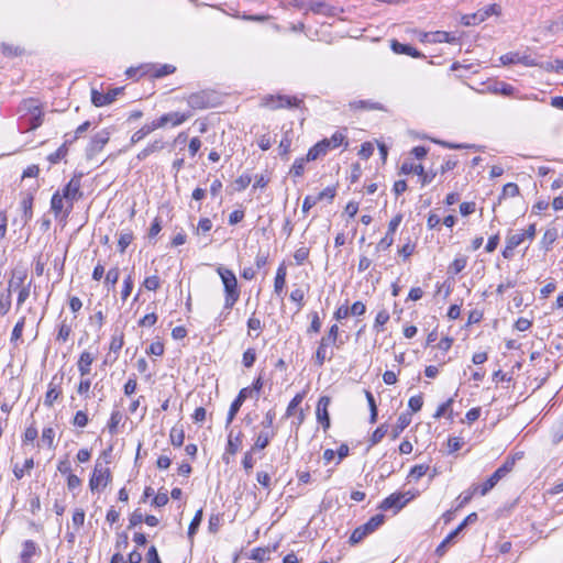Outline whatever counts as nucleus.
<instances>
[{
	"mask_svg": "<svg viewBox=\"0 0 563 563\" xmlns=\"http://www.w3.org/2000/svg\"><path fill=\"white\" fill-rule=\"evenodd\" d=\"M19 112L18 128L21 132H29L42 125L44 113L36 100H24L19 107Z\"/></svg>",
	"mask_w": 563,
	"mask_h": 563,
	"instance_id": "nucleus-1",
	"label": "nucleus"
},
{
	"mask_svg": "<svg viewBox=\"0 0 563 563\" xmlns=\"http://www.w3.org/2000/svg\"><path fill=\"white\" fill-rule=\"evenodd\" d=\"M217 273L221 278L224 290L223 309L230 311L233 308V306L239 301L241 294L236 276L232 269L227 268L222 265H219L217 267ZM229 312H227V314Z\"/></svg>",
	"mask_w": 563,
	"mask_h": 563,
	"instance_id": "nucleus-2",
	"label": "nucleus"
},
{
	"mask_svg": "<svg viewBox=\"0 0 563 563\" xmlns=\"http://www.w3.org/2000/svg\"><path fill=\"white\" fill-rule=\"evenodd\" d=\"M81 178H82V173L75 174L71 177V179L64 186V188L62 190H59L60 195L63 196V198H65V202H66V209L63 214L64 219H67L68 216L70 214V212L74 208V202L79 200L82 197Z\"/></svg>",
	"mask_w": 563,
	"mask_h": 563,
	"instance_id": "nucleus-3",
	"label": "nucleus"
},
{
	"mask_svg": "<svg viewBox=\"0 0 563 563\" xmlns=\"http://www.w3.org/2000/svg\"><path fill=\"white\" fill-rule=\"evenodd\" d=\"M385 521V516L383 514H377L373 516L368 521L360 527L355 528L350 536L349 542L354 545L364 540L367 536L372 534L376 531Z\"/></svg>",
	"mask_w": 563,
	"mask_h": 563,
	"instance_id": "nucleus-4",
	"label": "nucleus"
},
{
	"mask_svg": "<svg viewBox=\"0 0 563 563\" xmlns=\"http://www.w3.org/2000/svg\"><path fill=\"white\" fill-rule=\"evenodd\" d=\"M501 13V8L497 3H493L486 5L474 13L464 14L461 18V23L465 26L477 25L485 20H487L490 15H499Z\"/></svg>",
	"mask_w": 563,
	"mask_h": 563,
	"instance_id": "nucleus-5",
	"label": "nucleus"
},
{
	"mask_svg": "<svg viewBox=\"0 0 563 563\" xmlns=\"http://www.w3.org/2000/svg\"><path fill=\"white\" fill-rule=\"evenodd\" d=\"M110 136L111 131L109 129H102L93 134L85 150L86 158L92 159L98 153H100L109 142Z\"/></svg>",
	"mask_w": 563,
	"mask_h": 563,
	"instance_id": "nucleus-6",
	"label": "nucleus"
},
{
	"mask_svg": "<svg viewBox=\"0 0 563 563\" xmlns=\"http://www.w3.org/2000/svg\"><path fill=\"white\" fill-rule=\"evenodd\" d=\"M301 100L297 97L267 95L262 99V106L271 110L299 107Z\"/></svg>",
	"mask_w": 563,
	"mask_h": 563,
	"instance_id": "nucleus-7",
	"label": "nucleus"
},
{
	"mask_svg": "<svg viewBox=\"0 0 563 563\" xmlns=\"http://www.w3.org/2000/svg\"><path fill=\"white\" fill-rule=\"evenodd\" d=\"M413 495L410 492L407 493H394L383 499L379 505V509L384 511L394 510L397 514L402 509L411 499Z\"/></svg>",
	"mask_w": 563,
	"mask_h": 563,
	"instance_id": "nucleus-8",
	"label": "nucleus"
},
{
	"mask_svg": "<svg viewBox=\"0 0 563 563\" xmlns=\"http://www.w3.org/2000/svg\"><path fill=\"white\" fill-rule=\"evenodd\" d=\"M296 5L306 13L311 11L316 14H323L325 16L334 15L335 11L334 7L325 3L324 1L301 0L300 3H297Z\"/></svg>",
	"mask_w": 563,
	"mask_h": 563,
	"instance_id": "nucleus-9",
	"label": "nucleus"
},
{
	"mask_svg": "<svg viewBox=\"0 0 563 563\" xmlns=\"http://www.w3.org/2000/svg\"><path fill=\"white\" fill-rule=\"evenodd\" d=\"M402 221V214H396L388 223V229L385 236L377 243L376 252H384L388 250L394 243V234Z\"/></svg>",
	"mask_w": 563,
	"mask_h": 563,
	"instance_id": "nucleus-10",
	"label": "nucleus"
},
{
	"mask_svg": "<svg viewBox=\"0 0 563 563\" xmlns=\"http://www.w3.org/2000/svg\"><path fill=\"white\" fill-rule=\"evenodd\" d=\"M111 481L110 470L96 465L89 481L91 492L99 490L100 487L104 488Z\"/></svg>",
	"mask_w": 563,
	"mask_h": 563,
	"instance_id": "nucleus-11",
	"label": "nucleus"
},
{
	"mask_svg": "<svg viewBox=\"0 0 563 563\" xmlns=\"http://www.w3.org/2000/svg\"><path fill=\"white\" fill-rule=\"evenodd\" d=\"M331 404V398L329 396H321L317 404L316 417L317 421L322 426L324 432L331 426L330 415H329V406Z\"/></svg>",
	"mask_w": 563,
	"mask_h": 563,
	"instance_id": "nucleus-12",
	"label": "nucleus"
},
{
	"mask_svg": "<svg viewBox=\"0 0 563 563\" xmlns=\"http://www.w3.org/2000/svg\"><path fill=\"white\" fill-rule=\"evenodd\" d=\"M186 100L194 110H203L213 106L211 93L205 90L190 93Z\"/></svg>",
	"mask_w": 563,
	"mask_h": 563,
	"instance_id": "nucleus-13",
	"label": "nucleus"
},
{
	"mask_svg": "<svg viewBox=\"0 0 563 563\" xmlns=\"http://www.w3.org/2000/svg\"><path fill=\"white\" fill-rule=\"evenodd\" d=\"M252 397V389L251 388H242L235 399L231 402L227 420H225V428L228 429L229 426L234 420L236 413L239 412L240 408L242 407L243 402Z\"/></svg>",
	"mask_w": 563,
	"mask_h": 563,
	"instance_id": "nucleus-14",
	"label": "nucleus"
},
{
	"mask_svg": "<svg viewBox=\"0 0 563 563\" xmlns=\"http://www.w3.org/2000/svg\"><path fill=\"white\" fill-rule=\"evenodd\" d=\"M500 63L503 65L521 64L527 67L537 66L538 63L528 54H521L519 52H509L500 56Z\"/></svg>",
	"mask_w": 563,
	"mask_h": 563,
	"instance_id": "nucleus-15",
	"label": "nucleus"
},
{
	"mask_svg": "<svg viewBox=\"0 0 563 563\" xmlns=\"http://www.w3.org/2000/svg\"><path fill=\"white\" fill-rule=\"evenodd\" d=\"M123 91V88H113L107 93H101L97 89H91V102L95 107H104L112 103Z\"/></svg>",
	"mask_w": 563,
	"mask_h": 563,
	"instance_id": "nucleus-16",
	"label": "nucleus"
},
{
	"mask_svg": "<svg viewBox=\"0 0 563 563\" xmlns=\"http://www.w3.org/2000/svg\"><path fill=\"white\" fill-rule=\"evenodd\" d=\"M38 185L35 183L31 186L27 191L24 194L21 200V208L23 210V222L26 224L33 217V200L34 194L36 192Z\"/></svg>",
	"mask_w": 563,
	"mask_h": 563,
	"instance_id": "nucleus-17",
	"label": "nucleus"
},
{
	"mask_svg": "<svg viewBox=\"0 0 563 563\" xmlns=\"http://www.w3.org/2000/svg\"><path fill=\"white\" fill-rule=\"evenodd\" d=\"M191 117L190 112H169L163 114L158 119L154 120L157 129L165 126L167 123H172L174 126L183 124Z\"/></svg>",
	"mask_w": 563,
	"mask_h": 563,
	"instance_id": "nucleus-18",
	"label": "nucleus"
},
{
	"mask_svg": "<svg viewBox=\"0 0 563 563\" xmlns=\"http://www.w3.org/2000/svg\"><path fill=\"white\" fill-rule=\"evenodd\" d=\"M242 440L243 433L241 431L236 433H234L232 429L229 431L225 453L223 455V461L225 463H229V459L227 457V455H235L239 452L240 446L242 444Z\"/></svg>",
	"mask_w": 563,
	"mask_h": 563,
	"instance_id": "nucleus-19",
	"label": "nucleus"
},
{
	"mask_svg": "<svg viewBox=\"0 0 563 563\" xmlns=\"http://www.w3.org/2000/svg\"><path fill=\"white\" fill-rule=\"evenodd\" d=\"M390 48L395 54H398V55H408L413 58L424 57V55L421 52H419L417 48H415L413 46H411L409 44H402V43L398 42L397 40H393L390 42Z\"/></svg>",
	"mask_w": 563,
	"mask_h": 563,
	"instance_id": "nucleus-20",
	"label": "nucleus"
},
{
	"mask_svg": "<svg viewBox=\"0 0 563 563\" xmlns=\"http://www.w3.org/2000/svg\"><path fill=\"white\" fill-rule=\"evenodd\" d=\"M276 435V431L275 430H266V429H263L261 432H258L256 435H255V439H254V444L252 446V451H257V450H264L266 449L271 441L274 439V437Z\"/></svg>",
	"mask_w": 563,
	"mask_h": 563,
	"instance_id": "nucleus-21",
	"label": "nucleus"
},
{
	"mask_svg": "<svg viewBox=\"0 0 563 563\" xmlns=\"http://www.w3.org/2000/svg\"><path fill=\"white\" fill-rule=\"evenodd\" d=\"M424 37L428 42L432 43H450V44H457L459 37L455 35L445 32V31H437L432 33H426Z\"/></svg>",
	"mask_w": 563,
	"mask_h": 563,
	"instance_id": "nucleus-22",
	"label": "nucleus"
},
{
	"mask_svg": "<svg viewBox=\"0 0 563 563\" xmlns=\"http://www.w3.org/2000/svg\"><path fill=\"white\" fill-rule=\"evenodd\" d=\"M66 209L65 198L60 195V191L57 190L53 194L51 198V210L54 213L56 219L65 220L63 214Z\"/></svg>",
	"mask_w": 563,
	"mask_h": 563,
	"instance_id": "nucleus-23",
	"label": "nucleus"
},
{
	"mask_svg": "<svg viewBox=\"0 0 563 563\" xmlns=\"http://www.w3.org/2000/svg\"><path fill=\"white\" fill-rule=\"evenodd\" d=\"M38 552V547L33 540H25L20 554L21 563H31L32 558Z\"/></svg>",
	"mask_w": 563,
	"mask_h": 563,
	"instance_id": "nucleus-24",
	"label": "nucleus"
},
{
	"mask_svg": "<svg viewBox=\"0 0 563 563\" xmlns=\"http://www.w3.org/2000/svg\"><path fill=\"white\" fill-rule=\"evenodd\" d=\"M95 357L90 352L84 351L80 354L79 360L77 362V367L81 377H85L90 373V367Z\"/></svg>",
	"mask_w": 563,
	"mask_h": 563,
	"instance_id": "nucleus-25",
	"label": "nucleus"
},
{
	"mask_svg": "<svg viewBox=\"0 0 563 563\" xmlns=\"http://www.w3.org/2000/svg\"><path fill=\"white\" fill-rule=\"evenodd\" d=\"M411 413L402 412L399 415L396 424L393 427L390 435L393 439H397L400 433L410 424Z\"/></svg>",
	"mask_w": 563,
	"mask_h": 563,
	"instance_id": "nucleus-26",
	"label": "nucleus"
},
{
	"mask_svg": "<svg viewBox=\"0 0 563 563\" xmlns=\"http://www.w3.org/2000/svg\"><path fill=\"white\" fill-rule=\"evenodd\" d=\"M329 144L325 142V140H321L317 144H314L312 147L309 148L307 153V159L308 161H316L321 156H324L329 151Z\"/></svg>",
	"mask_w": 563,
	"mask_h": 563,
	"instance_id": "nucleus-27",
	"label": "nucleus"
},
{
	"mask_svg": "<svg viewBox=\"0 0 563 563\" xmlns=\"http://www.w3.org/2000/svg\"><path fill=\"white\" fill-rule=\"evenodd\" d=\"M165 143L163 140H155L143 148L136 156L139 161H144L147 156L153 153L159 152L164 148Z\"/></svg>",
	"mask_w": 563,
	"mask_h": 563,
	"instance_id": "nucleus-28",
	"label": "nucleus"
},
{
	"mask_svg": "<svg viewBox=\"0 0 563 563\" xmlns=\"http://www.w3.org/2000/svg\"><path fill=\"white\" fill-rule=\"evenodd\" d=\"M34 467L33 457L26 459L22 465L14 464L12 472L16 479H22L25 474H30L31 470Z\"/></svg>",
	"mask_w": 563,
	"mask_h": 563,
	"instance_id": "nucleus-29",
	"label": "nucleus"
},
{
	"mask_svg": "<svg viewBox=\"0 0 563 563\" xmlns=\"http://www.w3.org/2000/svg\"><path fill=\"white\" fill-rule=\"evenodd\" d=\"M157 130V126L154 121L151 123L144 124L140 130L134 132L131 136V144H136L142 141L146 135Z\"/></svg>",
	"mask_w": 563,
	"mask_h": 563,
	"instance_id": "nucleus-30",
	"label": "nucleus"
},
{
	"mask_svg": "<svg viewBox=\"0 0 563 563\" xmlns=\"http://www.w3.org/2000/svg\"><path fill=\"white\" fill-rule=\"evenodd\" d=\"M286 275H287L286 267L284 264H280L279 267L277 268L275 280H274V291L277 295H280L285 287Z\"/></svg>",
	"mask_w": 563,
	"mask_h": 563,
	"instance_id": "nucleus-31",
	"label": "nucleus"
},
{
	"mask_svg": "<svg viewBox=\"0 0 563 563\" xmlns=\"http://www.w3.org/2000/svg\"><path fill=\"white\" fill-rule=\"evenodd\" d=\"M25 323H26V318L24 316H22L18 320L15 325L13 327V330H12V333H11V338H10V342L14 346H18L19 342L22 340V333H23V329L25 327Z\"/></svg>",
	"mask_w": 563,
	"mask_h": 563,
	"instance_id": "nucleus-32",
	"label": "nucleus"
},
{
	"mask_svg": "<svg viewBox=\"0 0 563 563\" xmlns=\"http://www.w3.org/2000/svg\"><path fill=\"white\" fill-rule=\"evenodd\" d=\"M501 478L499 477V474L494 472L483 484L478 485L479 489L477 490L481 496H485L488 492H490L497 483Z\"/></svg>",
	"mask_w": 563,
	"mask_h": 563,
	"instance_id": "nucleus-33",
	"label": "nucleus"
},
{
	"mask_svg": "<svg viewBox=\"0 0 563 563\" xmlns=\"http://www.w3.org/2000/svg\"><path fill=\"white\" fill-rule=\"evenodd\" d=\"M68 144L69 141L66 139L65 142L52 154L47 156V159L51 164H57L62 161L68 153Z\"/></svg>",
	"mask_w": 563,
	"mask_h": 563,
	"instance_id": "nucleus-34",
	"label": "nucleus"
},
{
	"mask_svg": "<svg viewBox=\"0 0 563 563\" xmlns=\"http://www.w3.org/2000/svg\"><path fill=\"white\" fill-rule=\"evenodd\" d=\"M461 532L457 531V528H455L453 531H451L446 537L445 539L435 549V553L437 555L439 556H442L444 555V553L446 552V549L455 540V538L460 534Z\"/></svg>",
	"mask_w": 563,
	"mask_h": 563,
	"instance_id": "nucleus-35",
	"label": "nucleus"
},
{
	"mask_svg": "<svg viewBox=\"0 0 563 563\" xmlns=\"http://www.w3.org/2000/svg\"><path fill=\"white\" fill-rule=\"evenodd\" d=\"M25 277L26 275L24 272H14L12 278L9 280L8 294L11 295V291L21 289V287H23Z\"/></svg>",
	"mask_w": 563,
	"mask_h": 563,
	"instance_id": "nucleus-36",
	"label": "nucleus"
},
{
	"mask_svg": "<svg viewBox=\"0 0 563 563\" xmlns=\"http://www.w3.org/2000/svg\"><path fill=\"white\" fill-rule=\"evenodd\" d=\"M169 439L174 446H177V448L181 446L185 441V432H184L183 427H177V426L173 427L169 432Z\"/></svg>",
	"mask_w": 563,
	"mask_h": 563,
	"instance_id": "nucleus-37",
	"label": "nucleus"
},
{
	"mask_svg": "<svg viewBox=\"0 0 563 563\" xmlns=\"http://www.w3.org/2000/svg\"><path fill=\"white\" fill-rule=\"evenodd\" d=\"M123 415L119 410H113L111 412L110 419L108 421L107 428L111 435L118 433V426L122 421Z\"/></svg>",
	"mask_w": 563,
	"mask_h": 563,
	"instance_id": "nucleus-38",
	"label": "nucleus"
},
{
	"mask_svg": "<svg viewBox=\"0 0 563 563\" xmlns=\"http://www.w3.org/2000/svg\"><path fill=\"white\" fill-rule=\"evenodd\" d=\"M556 239L558 230L555 228L548 229L542 236L541 244L545 249V251H549L551 250Z\"/></svg>",
	"mask_w": 563,
	"mask_h": 563,
	"instance_id": "nucleus-39",
	"label": "nucleus"
},
{
	"mask_svg": "<svg viewBox=\"0 0 563 563\" xmlns=\"http://www.w3.org/2000/svg\"><path fill=\"white\" fill-rule=\"evenodd\" d=\"M132 241H133L132 231H130V230L121 231L119 234V240H118L119 252L124 253L126 247L132 243Z\"/></svg>",
	"mask_w": 563,
	"mask_h": 563,
	"instance_id": "nucleus-40",
	"label": "nucleus"
},
{
	"mask_svg": "<svg viewBox=\"0 0 563 563\" xmlns=\"http://www.w3.org/2000/svg\"><path fill=\"white\" fill-rule=\"evenodd\" d=\"M466 264H467V257L459 256L449 265L448 273L457 275L466 267Z\"/></svg>",
	"mask_w": 563,
	"mask_h": 563,
	"instance_id": "nucleus-41",
	"label": "nucleus"
},
{
	"mask_svg": "<svg viewBox=\"0 0 563 563\" xmlns=\"http://www.w3.org/2000/svg\"><path fill=\"white\" fill-rule=\"evenodd\" d=\"M492 91L495 92V93H500L503 96H512L514 92H515V88L507 84V82H504V81H497L495 82L492 87H490Z\"/></svg>",
	"mask_w": 563,
	"mask_h": 563,
	"instance_id": "nucleus-42",
	"label": "nucleus"
},
{
	"mask_svg": "<svg viewBox=\"0 0 563 563\" xmlns=\"http://www.w3.org/2000/svg\"><path fill=\"white\" fill-rule=\"evenodd\" d=\"M307 162H309L307 159V156L296 158L289 170V174L292 175L294 177H301L305 173V165Z\"/></svg>",
	"mask_w": 563,
	"mask_h": 563,
	"instance_id": "nucleus-43",
	"label": "nucleus"
},
{
	"mask_svg": "<svg viewBox=\"0 0 563 563\" xmlns=\"http://www.w3.org/2000/svg\"><path fill=\"white\" fill-rule=\"evenodd\" d=\"M479 489V486H475L473 485L470 489L463 492L459 497H457V501H459V507H463L465 506L466 504H468L472 498L474 497L475 494H478V490Z\"/></svg>",
	"mask_w": 563,
	"mask_h": 563,
	"instance_id": "nucleus-44",
	"label": "nucleus"
},
{
	"mask_svg": "<svg viewBox=\"0 0 563 563\" xmlns=\"http://www.w3.org/2000/svg\"><path fill=\"white\" fill-rule=\"evenodd\" d=\"M201 520H202V509H199L196 512V515L194 516L191 522L189 523V527H188V538L189 539H192L194 536L196 534V532L198 531Z\"/></svg>",
	"mask_w": 563,
	"mask_h": 563,
	"instance_id": "nucleus-45",
	"label": "nucleus"
},
{
	"mask_svg": "<svg viewBox=\"0 0 563 563\" xmlns=\"http://www.w3.org/2000/svg\"><path fill=\"white\" fill-rule=\"evenodd\" d=\"M291 136H290V132L287 131L283 139L280 140L279 142V146H278V150H279V155L280 156H287L290 152V146H291Z\"/></svg>",
	"mask_w": 563,
	"mask_h": 563,
	"instance_id": "nucleus-46",
	"label": "nucleus"
},
{
	"mask_svg": "<svg viewBox=\"0 0 563 563\" xmlns=\"http://www.w3.org/2000/svg\"><path fill=\"white\" fill-rule=\"evenodd\" d=\"M327 347H328V345L325 343H321L320 342V344H319V346L317 349V352H316V363L319 366H322L327 360H330L332 357V354L328 355Z\"/></svg>",
	"mask_w": 563,
	"mask_h": 563,
	"instance_id": "nucleus-47",
	"label": "nucleus"
},
{
	"mask_svg": "<svg viewBox=\"0 0 563 563\" xmlns=\"http://www.w3.org/2000/svg\"><path fill=\"white\" fill-rule=\"evenodd\" d=\"M388 431V427L386 424H380L376 428V430L373 432L372 437L369 438L371 445H376L379 443L383 438L386 435Z\"/></svg>",
	"mask_w": 563,
	"mask_h": 563,
	"instance_id": "nucleus-48",
	"label": "nucleus"
},
{
	"mask_svg": "<svg viewBox=\"0 0 563 563\" xmlns=\"http://www.w3.org/2000/svg\"><path fill=\"white\" fill-rule=\"evenodd\" d=\"M400 172L402 174H411V173H415L416 175L420 176L423 174V166L422 165H415L410 162H404L401 167H400Z\"/></svg>",
	"mask_w": 563,
	"mask_h": 563,
	"instance_id": "nucleus-49",
	"label": "nucleus"
},
{
	"mask_svg": "<svg viewBox=\"0 0 563 563\" xmlns=\"http://www.w3.org/2000/svg\"><path fill=\"white\" fill-rule=\"evenodd\" d=\"M306 291L301 288H296L290 292V300L296 302L298 311L305 306Z\"/></svg>",
	"mask_w": 563,
	"mask_h": 563,
	"instance_id": "nucleus-50",
	"label": "nucleus"
},
{
	"mask_svg": "<svg viewBox=\"0 0 563 563\" xmlns=\"http://www.w3.org/2000/svg\"><path fill=\"white\" fill-rule=\"evenodd\" d=\"M303 397L305 395L303 394H297L291 400L290 402L288 404L287 406V409H286V413L285 416L287 418L291 417L292 415H295V410L297 409V407L302 402L303 400Z\"/></svg>",
	"mask_w": 563,
	"mask_h": 563,
	"instance_id": "nucleus-51",
	"label": "nucleus"
},
{
	"mask_svg": "<svg viewBox=\"0 0 563 563\" xmlns=\"http://www.w3.org/2000/svg\"><path fill=\"white\" fill-rule=\"evenodd\" d=\"M71 333V325L66 322V320L62 321L58 327L57 340L62 342H66L69 339Z\"/></svg>",
	"mask_w": 563,
	"mask_h": 563,
	"instance_id": "nucleus-52",
	"label": "nucleus"
},
{
	"mask_svg": "<svg viewBox=\"0 0 563 563\" xmlns=\"http://www.w3.org/2000/svg\"><path fill=\"white\" fill-rule=\"evenodd\" d=\"M338 336H339V327H338V324H333L330 327L328 334L325 336H323L320 342L325 343L327 345L335 344Z\"/></svg>",
	"mask_w": 563,
	"mask_h": 563,
	"instance_id": "nucleus-53",
	"label": "nucleus"
},
{
	"mask_svg": "<svg viewBox=\"0 0 563 563\" xmlns=\"http://www.w3.org/2000/svg\"><path fill=\"white\" fill-rule=\"evenodd\" d=\"M142 286L147 290L155 291L161 286V279L157 275L148 276L143 280Z\"/></svg>",
	"mask_w": 563,
	"mask_h": 563,
	"instance_id": "nucleus-54",
	"label": "nucleus"
},
{
	"mask_svg": "<svg viewBox=\"0 0 563 563\" xmlns=\"http://www.w3.org/2000/svg\"><path fill=\"white\" fill-rule=\"evenodd\" d=\"M256 361V351L253 347H249L244 351L242 356V363L245 367H252Z\"/></svg>",
	"mask_w": 563,
	"mask_h": 563,
	"instance_id": "nucleus-55",
	"label": "nucleus"
},
{
	"mask_svg": "<svg viewBox=\"0 0 563 563\" xmlns=\"http://www.w3.org/2000/svg\"><path fill=\"white\" fill-rule=\"evenodd\" d=\"M515 466V459L514 457H507V460L503 463L501 466H499L495 472L499 474L500 478H504L509 472L512 471Z\"/></svg>",
	"mask_w": 563,
	"mask_h": 563,
	"instance_id": "nucleus-56",
	"label": "nucleus"
},
{
	"mask_svg": "<svg viewBox=\"0 0 563 563\" xmlns=\"http://www.w3.org/2000/svg\"><path fill=\"white\" fill-rule=\"evenodd\" d=\"M90 126V121H85L76 129L74 135L66 134L65 137L69 141V143H73L75 140L80 137L85 132H87Z\"/></svg>",
	"mask_w": 563,
	"mask_h": 563,
	"instance_id": "nucleus-57",
	"label": "nucleus"
},
{
	"mask_svg": "<svg viewBox=\"0 0 563 563\" xmlns=\"http://www.w3.org/2000/svg\"><path fill=\"white\" fill-rule=\"evenodd\" d=\"M119 277H120L119 268L118 267L110 268L106 275L104 283L107 284V286L113 288L115 286V284L118 283Z\"/></svg>",
	"mask_w": 563,
	"mask_h": 563,
	"instance_id": "nucleus-58",
	"label": "nucleus"
},
{
	"mask_svg": "<svg viewBox=\"0 0 563 563\" xmlns=\"http://www.w3.org/2000/svg\"><path fill=\"white\" fill-rule=\"evenodd\" d=\"M124 344V336L123 333L120 332L119 334H113L110 342V351L118 353Z\"/></svg>",
	"mask_w": 563,
	"mask_h": 563,
	"instance_id": "nucleus-59",
	"label": "nucleus"
},
{
	"mask_svg": "<svg viewBox=\"0 0 563 563\" xmlns=\"http://www.w3.org/2000/svg\"><path fill=\"white\" fill-rule=\"evenodd\" d=\"M251 181H252L251 175H249V174L241 175L234 181L235 190H238V191L244 190L246 187L250 186Z\"/></svg>",
	"mask_w": 563,
	"mask_h": 563,
	"instance_id": "nucleus-60",
	"label": "nucleus"
},
{
	"mask_svg": "<svg viewBox=\"0 0 563 563\" xmlns=\"http://www.w3.org/2000/svg\"><path fill=\"white\" fill-rule=\"evenodd\" d=\"M429 471V466L428 465H424V464H420V465H415L411 471H410V474L409 476L415 479V481H418L420 479L422 476H424L427 474V472Z\"/></svg>",
	"mask_w": 563,
	"mask_h": 563,
	"instance_id": "nucleus-61",
	"label": "nucleus"
},
{
	"mask_svg": "<svg viewBox=\"0 0 563 563\" xmlns=\"http://www.w3.org/2000/svg\"><path fill=\"white\" fill-rule=\"evenodd\" d=\"M255 451H252V449H251V450H249V451H246L244 453V456H243V460H242V465H243V467H244L246 473H250L253 470L254 465H255V460L253 459V453Z\"/></svg>",
	"mask_w": 563,
	"mask_h": 563,
	"instance_id": "nucleus-62",
	"label": "nucleus"
},
{
	"mask_svg": "<svg viewBox=\"0 0 563 563\" xmlns=\"http://www.w3.org/2000/svg\"><path fill=\"white\" fill-rule=\"evenodd\" d=\"M59 395L60 391L56 387H53L51 384L45 395L44 404L48 407L53 406L54 401L59 397Z\"/></svg>",
	"mask_w": 563,
	"mask_h": 563,
	"instance_id": "nucleus-63",
	"label": "nucleus"
},
{
	"mask_svg": "<svg viewBox=\"0 0 563 563\" xmlns=\"http://www.w3.org/2000/svg\"><path fill=\"white\" fill-rule=\"evenodd\" d=\"M175 70H176L175 66L169 65V64H164L155 69L154 77L162 78V77H165L167 75L175 73Z\"/></svg>",
	"mask_w": 563,
	"mask_h": 563,
	"instance_id": "nucleus-64",
	"label": "nucleus"
}]
</instances>
